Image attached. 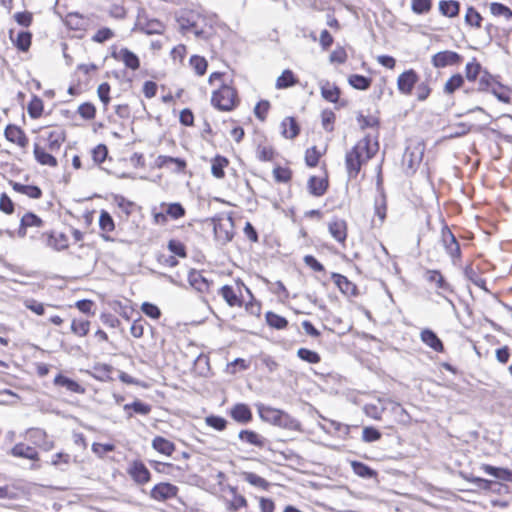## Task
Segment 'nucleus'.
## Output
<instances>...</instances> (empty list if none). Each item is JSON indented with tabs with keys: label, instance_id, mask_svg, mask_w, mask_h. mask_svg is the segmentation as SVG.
<instances>
[{
	"label": "nucleus",
	"instance_id": "obj_1",
	"mask_svg": "<svg viewBox=\"0 0 512 512\" xmlns=\"http://www.w3.org/2000/svg\"><path fill=\"white\" fill-rule=\"evenodd\" d=\"M36 134L33 142V156L40 166L56 168L59 165L57 155L67 141V132L62 125L51 124L33 130Z\"/></svg>",
	"mask_w": 512,
	"mask_h": 512
},
{
	"label": "nucleus",
	"instance_id": "obj_2",
	"mask_svg": "<svg viewBox=\"0 0 512 512\" xmlns=\"http://www.w3.org/2000/svg\"><path fill=\"white\" fill-rule=\"evenodd\" d=\"M208 84L212 88L210 105L219 112L229 113L239 108L241 96L235 80L229 78L224 71H213L208 76Z\"/></svg>",
	"mask_w": 512,
	"mask_h": 512
},
{
	"label": "nucleus",
	"instance_id": "obj_3",
	"mask_svg": "<svg viewBox=\"0 0 512 512\" xmlns=\"http://www.w3.org/2000/svg\"><path fill=\"white\" fill-rule=\"evenodd\" d=\"M380 149L379 134H366L345 154V169L349 180H356L363 167L372 160Z\"/></svg>",
	"mask_w": 512,
	"mask_h": 512
},
{
	"label": "nucleus",
	"instance_id": "obj_4",
	"mask_svg": "<svg viewBox=\"0 0 512 512\" xmlns=\"http://www.w3.org/2000/svg\"><path fill=\"white\" fill-rule=\"evenodd\" d=\"M397 90L401 95H414L419 102L426 101L432 94V86L429 80L421 81L420 74L414 68L402 71L396 79Z\"/></svg>",
	"mask_w": 512,
	"mask_h": 512
},
{
	"label": "nucleus",
	"instance_id": "obj_5",
	"mask_svg": "<svg viewBox=\"0 0 512 512\" xmlns=\"http://www.w3.org/2000/svg\"><path fill=\"white\" fill-rule=\"evenodd\" d=\"M186 208L180 202H161L151 210L152 222L158 226L167 225L186 216Z\"/></svg>",
	"mask_w": 512,
	"mask_h": 512
},
{
	"label": "nucleus",
	"instance_id": "obj_6",
	"mask_svg": "<svg viewBox=\"0 0 512 512\" xmlns=\"http://www.w3.org/2000/svg\"><path fill=\"white\" fill-rule=\"evenodd\" d=\"M479 93H491L498 100L504 103L510 102V94L507 86L503 85L497 76L490 73L487 69L477 81V89Z\"/></svg>",
	"mask_w": 512,
	"mask_h": 512
},
{
	"label": "nucleus",
	"instance_id": "obj_7",
	"mask_svg": "<svg viewBox=\"0 0 512 512\" xmlns=\"http://www.w3.org/2000/svg\"><path fill=\"white\" fill-rule=\"evenodd\" d=\"M386 411L394 415V423L398 422V419L405 413L404 408L399 403L390 400L378 399L376 403H366L363 406L364 414L375 421H381L382 415Z\"/></svg>",
	"mask_w": 512,
	"mask_h": 512
},
{
	"label": "nucleus",
	"instance_id": "obj_8",
	"mask_svg": "<svg viewBox=\"0 0 512 512\" xmlns=\"http://www.w3.org/2000/svg\"><path fill=\"white\" fill-rule=\"evenodd\" d=\"M213 231L217 241L227 244L234 238L235 224L233 217L229 215H217L212 218Z\"/></svg>",
	"mask_w": 512,
	"mask_h": 512
},
{
	"label": "nucleus",
	"instance_id": "obj_9",
	"mask_svg": "<svg viewBox=\"0 0 512 512\" xmlns=\"http://www.w3.org/2000/svg\"><path fill=\"white\" fill-rule=\"evenodd\" d=\"M219 499L227 512H238L242 509H246L249 505L247 498L238 492L236 486L232 485H227L222 488V494Z\"/></svg>",
	"mask_w": 512,
	"mask_h": 512
},
{
	"label": "nucleus",
	"instance_id": "obj_10",
	"mask_svg": "<svg viewBox=\"0 0 512 512\" xmlns=\"http://www.w3.org/2000/svg\"><path fill=\"white\" fill-rule=\"evenodd\" d=\"M180 489L177 485L160 481L152 486L149 491V497L158 503H166L168 501L179 498Z\"/></svg>",
	"mask_w": 512,
	"mask_h": 512
},
{
	"label": "nucleus",
	"instance_id": "obj_11",
	"mask_svg": "<svg viewBox=\"0 0 512 512\" xmlns=\"http://www.w3.org/2000/svg\"><path fill=\"white\" fill-rule=\"evenodd\" d=\"M205 22V17L198 14L189 12L181 15L178 18V23L183 30L192 31L197 37L209 39L211 37V29H198V26Z\"/></svg>",
	"mask_w": 512,
	"mask_h": 512
},
{
	"label": "nucleus",
	"instance_id": "obj_12",
	"mask_svg": "<svg viewBox=\"0 0 512 512\" xmlns=\"http://www.w3.org/2000/svg\"><path fill=\"white\" fill-rule=\"evenodd\" d=\"M441 244L443 245L446 253L450 256L452 263L454 265L459 264L462 259L460 244L447 225H444L441 228Z\"/></svg>",
	"mask_w": 512,
	"mask_h": 512
},
{
	"label": "nucleus",
	"instance_id": "obj_13",
	"mask_svg": "<svg viewBox=\"0 0 512 512\" xmlns=\"http://www.w3.org/2000/svg\"><path fill=\"white\" fill-rule=\"evenodd\" d=\"M247 287L241 280L236 281V285H223L219 288L218 294L225 303L231 308H241L243 306L242 288Z\"/></svg>",
	"mask_w": 512,
	"mask_h": 512
},
{
	"label": "nucleus",
	"instance_id": "obj_14",
	"mask_svg": "<svg viewBox=\"0 0 512 512\" xmlns=\"http://www.w3.org/2000/svg\"><path fill=\"white\" fill-rule=\"evenodd\" d=\"M126 473L134 484L138 486H144L152 480V473L142 459L130 461L126 468Z\"/></svg>",
	"mask_w": 512,
	"mask_h": 512
},
{
	"label": "nucleus",
	"instance_id": "obj_15",
	"mask_svg": "<svg viewBox=\"0 0 512 512\" xmlns=\"http://www.w3.org/2000/svg\"><path fill=\"white\" fill-rule=\"evenodd\" d=\"M322 174L312 175L307 180L308 192L314 197H322L329 189V173L325 162L322 163Z\"/></svg>",
	"mask_w": 512,
	"mask_h": 512
},
{
	"label": "nucleus",
	"instance_id": "obj_16",
	"mask_svg": "<svg viewBox=\"0 0 512 512\" xmlns=\"http://www.w3.org/2000/svg\"><path fill=\"white\" fill-rule=\"evenodd\" d=\"M330 236L342 248L347 246V238L349 234L348 222L344 218L334 216L327 224Z\"/></svg>",
	"mask_w": 512,
	"mask_h": 512
},
{
	"label": "nucleus",
	"instance_id": "obj_17",
	"mask_svg": "<svg viewBox=\"0 0 512 512\" xmlns=\"http://www.w3.org/2000/svg\"><path fill=\"white\" fill-rule=\"evenodd\" d=\"M154 166L157 169H167L177 175H185L187 173L188 163L186 159L181 157L159 155L154 161Z\"/></svg>",
	"mask_w": 512,
	"mask_h": 512
},
{
	"label": "nucleus",
	"instance_id": "obj_18",
	"mask_svg": "<svg viewBox=\"0 0 512 512\" xmlns=\"http://www.w3.org/2000/svg\"><path fill=\"white\" fill-rule=\"evenodd\" d=\"M424 277L430 285L434 286L438 295L445 296L454 293L452 284L440 270L427 269L424 272Z\"/></svg>",
	"mask_w": 512,
	"mask_h": 512
},
{
	"label": "nucleus",
	"instance_id": "obj_19",
	"mask_svg": "<svg viewBox=\"0 0 512 512\" xmlns=\"http://www.w3.org/2000/svg\"><path fill=\"white\" fill-rule=\"evenodd\" d=\"M463 56L456 51L442 50L431 56V64L435 69L457 67L462 64Z\"/></svg>",
	"mask_w": 512,
	"mask_h": 512
},
{
	"label": "nucleus",
	"instance_id": "obj_20",
	"mask_svg": "<svg viewBox=\"0 0 512 512\" xmlns=\"http://www.w3.org/2000/svg\"><path fill=\"white\" fill-rule=\"evenodd\" d=\"M99 235L106 242H115L116 223L112 215L107 210H101L98 219Z\"/></svg>",
	"mask_w": 512,
	"mask_h": 512
},
{
	"label": "nucleus",
	"instance_id": "obj_21",
	"mask_svg": "<svg viewBox=\"0 0 512 512\" xmlns=\"http://www.w3.org/2000/svg\"><path fill=\"white\" fill-rule=\"evenodd\" d=\"M111 204L114 206V213L121 220H127L137 209V204L121 194L111 195Z\"/></svg>",
	"mask_w": 512,
	"mask_h": 512
},
{
	"label": "nucleus",
	"instance_id": "obj_22",
	"mask_svg": "<svg viewBox=\"0 0 512 512\" xmlns=\"http://www.w3.org/2000/svg\"><path fill=\"white\" fill-rule=\"evenodd\" d=\"M254 152L256 159L263 163H273L279 156L276 147L266 136H263V138L255 144Z\"/></svg>",
	"mask_w": 512,
	"mask_h": 512
},
{
	"label": "nucleus",
	"instance_id": "obj_23",
	"mask_svg": "<svg viewBox=\"0 0 512 512\" xmlns=\"http://www.w3.org/2000/svg\"><path fill=\"white\" fill-rule=\"evenodd\" d=\"M4 137L9 143L20 149H26L29 145V138L26 132L16 124H8L5 127Z\"/></svg>",
	"mask_w": 512,
	"mask_h": 512
},
{
	"label": "nucleus",
	"instance_id": "obj_24",
	"mask_svg": "<svg viewBox=\"0 0 512 512\" xmlns=\"http://www.w3.org/2000/svg\"><path fill=\"white\" fill-rule=\"evenodd\" d=\"M42 238L48 247L56 251L66 250L70 246L69 236L62 231L45 232L42 234Z\"/></svg>",
	"mask_w": 512,
	"mask_h": 512
},
{
	"label": "nucleus",
	"instance_id": "obj_25",
	"mask_svg": "<svg viewBox=\"0 0 512 512\" xmlns=\"http://www.w3.org/2000/svg\"><path fill=\"white\" fill-rule=\"evenodd\" d=\"M331 279L343 295L347 297H357L359 295L358 286L345 275L333 272Z\"/></svg>",
	"mask_w": 512,
	"mask_h": 512
},
{
	"label": "nucleus",
	"instance_id": "obj_26",
	"mask_svg": "<svg viewBox=\"0 0 512 512\" xmlns=\"http://www.w3.org/2000/svg\"><path fill=\"white\" fill-rule=\"evenodd\" d=\"M280 135L287 140L296 139L301 132V126L294 116L284 117L279 125Z\"/></svg>",
	"mask_w": 512,
	"mask_h": 512
},
{
	"label": "nucleus",
	"instance_id": "obj_27",
	"mask_svg": "<svg viewBox=\"0 0 512 512\" xmlns=\"http://www.w3.org/2000/svg\"><path fill=\"white\" fill-rule=\"evenodd\" d=\"M188 282L193 289L201 294L211 292L213 282L204 277L201 271L191 269L188 273Z\"/></svg>",
	"mask_w": 512,
	"mask_h": 512
},
{
	"label": "nucleus",
	"instance_id": "obj_28",
	"mask_svg": "<svg viewBox=\"0 0 512 512\" xmlns=\"http://www.w3.org/2000/svg\"><path fill=\"white\" fill-rule=\"evenodd\" d=\"M111 56L124 64V66L130 70L136 71L140 68L139 57L129 50L128 48H121L118 51H113Z\"/></svg>",
	"mask_w": 512,
	"mask_h": 512
},
{
	"label": "nucleus",
	"instance_id": "obj_29",
	"mask_svg": "<svg viewBox=\"0 0 512 512\" xmlns=\"http://www.w3.org/2000/svg\"><path fill=\"white\" fill-rule=\"evenodd\" d=\"M9 454L15 458L27 459L37 462L40 460V455L37 449L26 443H16L9 451Z\"/></svg>",
	"mask_w": 512,
	"mask_h": 512
},
{
	"label": "nucleus",
	"instance_id": "obj_30",
	"mask_svg": "<svg viewBox=\"0 0 512 512\" xmlns=\"http://www.w3.org/2000/svg\"><path fill=\"white\" fill-rule=\"evenodd\" d=\"M272 177L277 184L291 185L294 178V171L289 162H286L284 165L275 164L272 169Z\"/></svg>",
	"mask_w": 512,
	"mask_h": 512
},
{
	"label": "nucleus",
	"instance_id": "obj_31",
	"mask_svg": "<svg viewBox=\"0 0 512 512\" xmlns=\"http://www.w3.org/2000/svg\"><path fill=\"white\" fill-rule=\"evenodd\" d=\"M149 464L159 475L175 476L176 474L183 475L185 473V469L183 467L172 462L150 460Z\"/></svg>",
	"mask_w": 512,
	"mask_h": 512
},
{
	"label": "nucleus",
	"instance_id": "obj_32",
	"mask_svg": "<svg viewBox=\"0 0 512 512\" xmlns=\"http://www.w3.org/2000/svg\"><path fill=\"white\" fill-rule=\"evenodd\" d=\"M229 416L240 424H248L253 420L252 410L245 403L234 404L229 410Z\"/></svg>",
	"mask_w": 512,
	"mask_h": 512
},
{
	"label": "nucleus",
	"instance_id": "obj_33",
	"mask_svg": "<svg viewBox=\"0 0 512 512\" xmlns=\"http://www.w3.org/2000/svg\"><path fill=\"white\" fill-rule=\"evenodd\" d=\"M151 447L155 452L166 457H172L176 452V444L160 435L152 439Z\"/></svg>",
	"mask_w": 512,
	"mask_h": 512
},
{
	"label": "nucleus",
	"instance_id": "obj_34",
	"mask_svg": "<svg viewBox=\"0 0 512 512\" xmlns=\"http://www.w3.org/2000/svg\"><path fill=\"white\" fill-rule=\"evenodd\" d=\"M341 93L340 87L334 82L325 80L320 83V94L327 102L337 104L340 100Z\"/></svg>",
	"mask_w": 512,
	"mask_h": 512
},
{
	"label": "nucleus",
	"instance_id": "obj_35",
	"mask_svg": "<svg viewBox=\"0 0 512 512\" xmlns=\"http://www.w3.org/2000/svg\"><path fill=\"white\" fill-rule=\"evenodd\" d=\"M300 83L299 76L291 69H284L276 78L275 88L277 90L289 89Z\"/></svg>",
	"mask_w": 512,
	"mask_h": 512
},
{
	"label": "nucleus",
	"instance_id": "obj_36",
	"mask_svg": "<svg viewBox=\"0 0 512 512\" xmlns=\"http://www.w3.org/2000/svg\"><path fill=\"white\" fill-rule=\"evenodd\" d=\"M262 282L266 285L268 290L276 296L279 302L286 303L289 301L290 292L281 280L272 282L267 278H262Z\"/></svg>",
	"mask_w": 512,
	"mask_h": 512
},
{
	"label": "nucleus",
	"instance_id": "obj_37",
	"mask_svg": "<svg viewBox=\"0 0 512 512\" xmlns=\"http://www.w3.org/2000/svg\"><path fill=\"white\" fill-rule=\"evenodd\" d=\"M53 384L57 387H63L67 391L75 394H84L86 392L85 387H83L80 383L77 381L67 377L63 373H58L54 380Z\"/></svg>",
	"mask_w": 512,
	"mask_h": 512
},
{
	"label": "nucleus",
	"instance_id": "obj_38",
	"mask_svg": "<svg viewBox=\"0 0 512 512\" xmlns=\"http://www.w3.org/2000/svg\"><path fill=\"white\" fill-rule=\"evenodd\" d=\"M91 330V321L84 317H73L70 323V333L77 338H85Z\"/></svg>",
	"mask_w": 512,
	"mask_h": 512
},
{
	"label": "nucleus",
	"instance_id": "obj_39",
	"mask_svg": "<svg viewBox=\"0 0 512 512\" xmlns=\"http://www.w3.org/2000/svg\"><path fill=\"white\" fill-rule=\"evenodd\" d=\"M420 339L425 345H427L429 348H431L435 352L443 353L445 350L444 344L441 341V339L437 336V334L433 330H431L429 328H425V329L421 330Z\"/></svg>",
	"mask_w": 512,
	"mask_h": 512
},
{
	"label": "nucleus",
	"instance_id": "obj_40",
	"mask_svg": "<svg viewBox=\"0 0 512 512\" xmlns=\"http://www.w3.org/2000/svg\"><path fill=\"white\" fill-rule=\"evenodd\" d=\"M65 26L75 32H83L86 30L88 22L87 18L80 13L71 12L64 18Z\"/></svg>",
	"mask_w": 512,
	"mask_h": 512
},
{
	"label": "nucleus",
	"instance_id": "obj_41",
	"mask_svg": "<svg viewBox=\"0 0 512 512\" xmlns=\"http://www.w3.org/2000/svg\"><path fill=\"white\" fill-rule=\"evenodd\" d=\"M326 151V147L319 148L316 145L307 148L304 152L305 165L309 168L317 167L320 164L324 155L326 154Z\"/></svg>",
	"mask_w": 512,
	"mask_h": 512
},
{
	"label": "nucleus",
	"instance_id": "obj_42",
	"mask_svg": "<svg viewBox=\"0 0 512 512\" xmlns=\"http://www.w3.org/2000/svg\"><path fill=\"white\" fill-rule=\"evenodd\" d=\"M9 184L15 192L23 194L30 199H40L43 196L41 188L37 185L22 184L12 180Z\"/></svg>",
	"mask_w": 512,
	"mask_h": 512
},
{
	"label": "nucleus",
	"instance_id": "obj_43",
	"mask_svg": "<svg viewBox=\"0 0 512 512\" xmlns=\"http://www.w3.org/2000/svg\"><path fill=\"white\" fill-rule=\"evenodd\" d=\"M245 290L249 294V299L246 302L243 301L242 307H244L247 315L256 319H260L263 308L262 302L255 297V295L248 287H245Z\"/></svg>",
	"mask_w": 512,
	"mask_h": 512
},
{
	"label": "nucleus",
	"instance_id": "obj_44",
	"mask_svg": "<svg viewBox=\"0 0 512 512\" xmlns=\"http://www.w3.org/2000/svg\"><path fill=\"white\" fill-rule=\"evenodd\" d=\"M211 174L216 179H224L226 176L225 169L230 165V160L220 154L215 155L211 161Z\"/></svg>",
	"mask_w": 512,
	"mask_h": 512
},
{
	"label": "nucleus",
	"instance_id": "obj_45",
	"mask_svg": "<svg viewBox=\"0 0 512 512\" xmlns=\"http://www.w3.org/2000/svg\"><path fill=\"white\" fill-rule=\"evenodd\" d=\"M484 70L485 69L482 67L481 63L474 57L465 65L464 78L470 83H475L484 73Z\"/></svg>",
	"mask_w": 512,
	"mask_h": 512
},
{
	"label": "nucleus",
	"instance_id": "obj_46",
	"mask_svg": "<svg viewBox=\"0 0 512 512\" xmlns=\"http://www.w3.org/2000/svg\"><path fill=\"white\" fill-rule=\"evenodd\" d=\"M239 439L249 445L262 449L266 445V439L254 430L244 429L238 434Z\"/></svg>",
	"mask_w": 512,
	"mask_h": 512
},
{
	"label": "nucleus",
	"instance_id": "obj_47",
	"mask_svg": "<svg viewBox=\"0 0 512 512\" xmlns=\"http://www.w3.org/2000/svg\"><path fill=\"white\" fill-rule=\"evenodd\" d=\"M425 147L423 144L419 143L413 147L407 149L405 153V158L408 159V167L415 171L416 168L420 165L423 159Z\"/></svg>",
	"mask_w": 512,
	"mask_h": 512
},
{
	"label": "nucleus",
	"instance_id": "obj_48",
	"mask_svg": "<svg viewBox=\"0 0 512 512\" xmlns=\"http://www.w3.org/2000/svg\"><path fill=\"white\" fill-rule=\"evenodd\" d=\"M465 84L464 76L457 72L452 74L443 85V93L447 96H453L456 91L461 89Z\"/></svg>",
	"mask_w": 512,
	"mask_h": 512
},
{
	"label": "nucleus",
	"instance_id": "obj_49",
	"mask_svg": "<svg viewBox=\"0 0 512 512\" xmlns=\"http://www.w3.org/2000/svg\"><path fill=\"white\" fill-rule=\"evenodd\" d=\"M265 323L270 329L285 330L289 326L288 320L274 311H267L265 313Z\"/></svg>",
	"mask_w": 512,
	"mask_h": 512
},
{
	"label": "nucleus",
	"instance_id": "obj_50",
	"mask_svg": "<svg viewBox=\"0 0 512 512\" xmlns=\"http://www.w3.org/2000/svg\"><path fill=\"white\" fill-rule=\"evenodd\" d=\"M123 409L128 418H132L135 414L146 416L148 415L152 408L151 405L144 403L140 400H135L132 403L125 404Z\"/></svg>",
	"mask_w": 512,
	"mask_h": 512
},
{
	"label": "nucleus",
	"instance_id": "obj_51",
	"mask_svg": "<svg viewBox=\"0 0 512 512\" xmlns=\"http://www.w3.org/2000/svg\"><path fill=\"white\" fill-rule=\"evenodd\" d=\"M259 417L264 421L271 425H275L278 421V418L283 410L260 404L257 407Z\"/></svg>",
	"mask_w": 512,
	"mask_h": 512
},
{
	"label": "nucleus",
	"instance_id": "obj_52",
	"mask_svg": "<svg viewBox=\"0 0 512 512\" xmlns=\"http://www.w3.org/2000/svg\"><path fill=\"white\" fill-rule=\"evenodd\" d=\"M481 469L488 475L497 479L512 482V470L504 467H495L490 464H483Z\"/></svg>",
	"mask_w": 512,
	"mask_h": 512
},
{
	"label": "nucleus",
	"instance_id": "obj_53",
	"mask_svg": "<svg viewBox=\"0 0 512 512\" xmlns=\"http://www.w3.org/2000/svg\"><path fill=\"white\" fill-rule=\"evenodd\" d=\"M241 477L244 481L249 483L251 486H254L258 489L268 491L270 489V482H268L265 478L259 476L254 472L243 471L241 472Z\"/></svg>",
	"mask_w": 512,
	"mask_h": 512
},
{
	"label": "nucleus",
	"instance_id": "obj_54",
	"mask_svg": "<svg viewBox=\"0 0 512 512\" xmlns=\"http://www.w3.org/2000/svg\"><path fill=\"white\" fill-rule=\"evenodd\" d=\"M76 114L86 122H92L97 116V108L94 103L86 101L81 103L77 109Z\"/></svg>",
	"mask_w": 512,
	"mask_h": 512
},
{
	"label": "nucleus",
	"instance_id": "obj_55",
	"mask_svg": "<svg viewBox=\"0 0 512 512\" xmlns=\"http://www.w3.org/2000/svg\"><path fill=\"white\" fill-rule=\"evenodd\" d=\"M114 368L110 364L107 363H98L93 366L92 376L102 382H107L113 380Z\"/></svg>",
	"mask_w": 512,
	"mask_h": 512
},
{
	"label": "nucleus",
	"instance_id": "obj_56",
	"mask_svg": "<svg viewBox=\"0 0 512 512\" xmlns=\"http://www.w3.org/2000/svg\"><path fill=\"white\" fill-rule=\"evenodd\" d=\"M274 426H278L280 428L291 431L302 430L301 423L285 411L281 412L278 421Z\"/></svg>",
	"mask_w": 512,
	"mask_h": 512
},
{
	"label": "nucleus",
	"instance_id": "obj_57",
	"mask_svg": "<svg viewBox=\"0 0 512 512\" xmlns=\"http://www.w3.org/2000/svg\"><path fill=\"white\" fill-rule=\"evenodd\" d=\"M271 108L272 104L269 100L260 99L259 101L256 102L253 108V114L259 122L264 123L267 121L269 117Z\"/></svg>",
	"mask_w": 512,
	"mask_h": 512
},
{
	"label": "nucleus",
	"instance_id": "obj_58",
	"mask_svg": "<svg viewBox=\"0 0 512 512\" xmlns=\"http://www.w3.org/2000/svg\"><path fill=\"white\" fill-rule=\"evenodd\" d=\"M27 113L31 119H39L44 113V101L37 95H33L27 104Z\"/></svg>",
	"mask_w": 512,
	"mask_h": 512
},
{
	"label": "nucleus",
	"instance_id": "obj_59",
	"mask_svg": "<svg viewBox=\"0 0 512 512\" xmlns=\"http://www.w3.org/2000/svg\"><path fill=\"white\" fill-rule=\"evenodd\" d=\"M439 11L445 17H457L460 12V3L457 0H441L439 2Z\"/></svg>",
	"mask_w": 512,
	"mask_h": 512
},
{
	"label": "nucleus",
	"instance_id": "obj_60",
	"mask_svg": "<svg viewBox=\"0 0 512 512\" xmlns=\"http://www.w3.org/2000/svg\"><path fill=\"white\" fill-rule=\"evenodd\" d=\"M356 119H357V123H358L359 127L362 130L371 128V129H375L377 131L376 135L378 134V130L380 128L381 122H380V118L377 115H373V114L364 115V114L360 113L357 115Z\"/></svg>",
	"mask_w": 512,
	"mask_h": 512
},
{
	"label": "nucleus",
	"instance_id": "obj_61",
	"mask_svg": "<svg viewBox=\"0 0 512 512\" xmlns=\"http://www.w3.org/2000/svg\"><path fill=\"white\" fill-rule=\"evenodd\" d=\"M464 275L465 277L470 281L472 282L475 286H477L478 288L484 290V291H488V288H487V281L485 278H483L475 269L472 265H467L465 268H464Z\"/></svg>",
	"mask_w": 512,
	"mask_h": 512
},
{
	"label": "nucleus",
	"instance_id": "obj_62",
	"mask_svg": "<svg viewBox=\"0 0 512 512\" xmlns=\"http://www.w3.org/2000/svg\"><path fill=\"white\" fill-rule=\"evenodd\" d=\"M189 65L198 77L204 76L208 69V61L200 55H192L189 58Z\"/></svg>",
	"mask_w": 512,
	"mask_h": 512
},
{
	"label": "nucleus",
	"instance_id": "obj_63",
	"mask_svg": "<svg viewBox=\"0 0 512 512\" xmlns=\"http://www.w3.org/2000/svg\"><path fill=\"white\" fill-rule=\"evenodd\" d=\"M348 83L356 90H368L372 84V78L360 74H351L348 76Z\"/></svg>",
	"mask_w": 512,
	"mask_h": 512
},
{
	"label": "nucleus",
	"instance_id": "obj_64",
	"mask_svg": "<svg viewBox=\"0 0 512 512\" xmlns=\"http://www.w3.org/2000/svg\"><path fill=\"white\" fill-rule=\"evenodd\" d=\"M93 164L101 166L108 157V147L105 144H98L90 151Z\"/></svg>",
	"mask_w": 512,
	"mask_h": 512
}]
</instances>
